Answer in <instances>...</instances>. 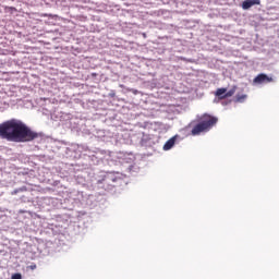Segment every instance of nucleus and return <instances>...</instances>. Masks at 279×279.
I'll return each mask as SVG.
<instances>
[{
  "label": "nucleus",
  "mask_w": 279,
  "mask_h": 279,
  "mask_svg": "<svg viewBox=\"0 0 279 279\" xmlns=\"http://www.w3.org/2000/svg\"><path fill=\"white\" fill-rule=\"evenodd\" d=\"M40 134L32 131L27 124L21 120L11 119L0 124V138L11 141L12 143H32Z\"/></svg>",
  "instance_id": "obj_1"
},
{
  "label": "nucleus",
  "mask_w": 279,
  "mask_h": 279,
  "mask_svg": "<svg viewBox=\"0 0 279 279\" xmlns=\"http://www.w3.org/2000/svg\"><path fill=\"white\" fill-rule=\"evenodd\" d=\"M219 119L215 116H210L208 113H204L196 124L193 125L191 135L199 136V134H204L205 132H210L215 125H217Z\"/></svg>",
  "instance_id": "obj_2"
},
{
  "label": "nucleus",
  "mask_w": 279,
  "mask_h": 279,
  "mask_svg": "<svg viewBox=\"0 0 279 279\" xmlns=\"http://www.w3.org/2000/svg\"><path fill=\"white\" fill-rule=\"evenodd\" d=\"M236 93V86H233L229 92L228 88L221 87L215 92V96L221 101L223 99H228V97H232Z\"/></svg>",
  "instance_id": "obj_3"
},
{
  "label": "nucleus",
  "mask_w": 279,
  "mask_h": 279,
  "mask_svg": "<svg viewBox=\"0 0 279 279\" xmlns=\"http://www.w3.org/2000/svg\"><path fill=\"white\" fill-rule=\"evenodd\" d=\"M274 80L271 77H269L267 74H258L254 80H253V84H255L256 86L260 85V84H269V82H272Z\"/></svg>",
  "instance_id": "obj_4"
},
{
  "label": "nucleus",
  "mask_w": 279,
  "mask_h": 279,
  "mask_svg": "<svg viewBox=\"0 0 279 279\" xmlns=\"http://www.w3.org/2000/svg\"><path fill=\"white\" fill-rule=\"evenodd\" d=\"M253 5H260V0H244L242 2L243 10H250Z\"/></svg>",
  "instance_id": "obj_5"
},
{
  "label": "nucleus",
  "mask_w": 279,
  "mask_h": 279,
  "mask_svg": "<svg viewBox=\"0 0 279 279\" xmlns=\"http://www.w3.org/2000/svg\"><path fill=\"white\" fill-rule=\"evenodd\" d=\"M173 145H175V136L171 137L170 140H168L166 142V144L163 145V150L169 151V149H171L173 147Z\"/></svg>",
  "instance_id": "obj_6"
},
{
  "label": "nucleus",
  "mask_w": 279,
  "mask_h": 279,
  "mask_svg": "<svg viewBox=\"0 0 279 279\" xmlns=\"http://www.w3.org/2000/svg\"><path fill=\"white\" fill-rule=\"evenodd\" d=\"M245 99H247V95H245V94H238L236 96H235V101L238 102V104H243V101H245Z\"/></svg>",
  "instance_id": "obj_7"
},
{
  "label": "nucleus",
  "mask_w": 279,
  "mask_h": 279,
  "mask_svg": "<svg viewBox=\"0 0 279 279\" xmlns=\"http://www.w3.org/2000/svg\"><path fill=\"white\" fill-rule=\"evenodd\" d=\"M11 279H23V275L16 272L11 276Z\"/></svg>",
  "instance_id": "obj_8"
},
{
  "label": "nucleus",
  "mask_w": 279,
  "mask_h": 279,
  "mask_svg": "<svg viewBox=\"0 0 279 279\" xmlns=\"http://www.w3.org/2000/svg\"><path fill=\"white\" fill-rule=\"evenodd\" d=\"M36 264H32L29 266H27V269H31L32 271H34V269H36Z\"/></svg>",
  "instance_id": "obj_9"
},
{
  "label": "nucleus",
  "mask_w": 279,
  "mask_h": 279,
  "mask_svg": "<svg viewBox=\"0 0 279 279\" xmlns=\"http://www.w3.org/2000/svg\"><path fill=\"white\" fill-rule=\"evenodd\" d=\"M193 123H195V122H192L190 125H193Z\"/></svg>",
  "instance_id": "obj_10"
}]
</instances>
